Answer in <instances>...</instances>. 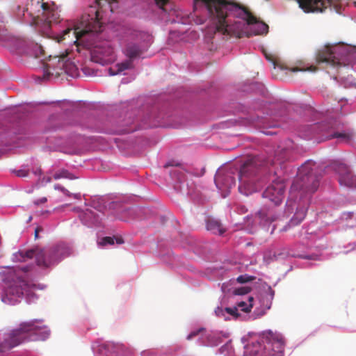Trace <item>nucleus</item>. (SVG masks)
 I'll list each match as a JSON object with an SVG mask.
<instances>
[{
  "mask_svg": "<svg viewBox=\"0 0 356 356\" xmlns=\"http://www.w3.org/2000/svg\"><path fill=\"white\" fill-rule=\"evenodd\" d=\"M114 0H95L97 7H90L88 13L83 15L79 23L74 29L68 28L63 31L62 35H54V40L60 43L67 40V43H74L76 47L83 45L91 48L92 44L89 39L95 33L102 31L103 13L107 10L113 12L112 1Z\"/></svg>",
  "mask_w": 356,
  "mask_h": 356,
  "instance_id": "f257e3e1",
  "label": "nucleus"
},
{
  "mask_svg": "<svg viewBox=\"0 0 356 356\" xmlns=\"http://www.w3.org/2000/svg\"><path fill=\"white\" fill-rule=\"evenodd\" d=\"M50 334L48 327L39 320L22 323L13 330L9 338L0 345V352L15 347L26 341H44Z\"/></svg>",
  "mask_w": 356,
  "mask_h": 356,
  "instance_id": "f03ea898",
  "label": "nucleus"
},
{
  "mask_svg": "<svg viewBox=\"0 0 356 356\" xmlns=\"http://www.w3.org/2000/svg\"><path fill=\"white\" fill-rule=\"evenodd\" d=\"M355 54L356 49L353 47L343 44H328L318 50L316 60L318 64L336 67L350 64Z\"/></svg>",
  "mask_w": 356,
  "mask_h": 356,
  "instance_id": "7ed1b4c3",
  "label": "nucleus"
},
{
  "mask_svg": "<svg viewBox=\"0 0 356 356\" xmlns=\"http://www.w3.org/2000/svg\"><path fill=\"white\" fill-rule=\"evenodd\" d=\"M316 170V163L312 161H307L302 165L291 185V192H298L301 197L315 193L319 186L320 181Z\"/></svg>",
  "mask_w": 356,
  "mask_h": 356,
  "instance_id": "20e7f679",
  "label": "nucleus"
},
{
  "mask_svg": "<svg viewBox=\"0 0 356 356\" xmlns=\"http://www.w3.org/2000/svg\"><path fill=\"white\" fill-rule=\"evenodd\" d=\"M31 268V266H24L13 269L12 280L9 282L1 297L4 303L14 305L19 301V298H22L24 292L29 287L26 279L27 273L30 271Z\"/></svg>",
  "mask_w": 356,
  "mask_h": 356,
  "instance_id": "39448f33",
  "label": "nucleus"
},
{
  "mask_svg": "<svg viewBox=\"0 0 356 356\" xmlns=\"http://www.w3.org/2000/svg\"><path fill=\"white\" fill-rule=\"evenodd\" d=\"M260 165L257 157L250 158L243 164L238 175V191L241 193L248 195L259 189L261 185L256 182L255 175Z\"/></svg>",
  "mask_w": 356,
  "mask_h": 356,
  "instance_id": "423d86ee",
  "label": "nucleus"
},
{
  "mask_svg": "<svg viewBox=\"0 0 356 356\" xmlns=\"http://www.w3.org/2000/svg\"><path fill=\"white\" fill-rule=\"evenodd\" d=\"M124 37L127 43L124 54L131 60L139 56L152 42L148 33L131 28L126 29Z\"/></svg>",
  "mask_w": 356,
  "mask_h": 356,
  "instance_id": "0eeeda50",
  "label": "nucleus"
},
{
  "mask_svg": "<svg viewBox=\"0 0 356 356\" xmlns=\"http://www.w3.org/2000/svg\"><path fill=\"white\" fill-rule=\"evenodd\" d=\"M15 257L17 261L21 262L35 257L38 266L47 268L54 264L58 260L59 248L54 247L47 250L35 248L26 252H18Z\"/></svg>",
  "mask_w": 356,
  "mask_h": 356,
  "instance_id": "6e6552de",
  "label": "nucleus"
},
{
  "mask_svg": "<svg viewBox=\"0 0 356 356\" xmlns=\"http://www.w3.org/2000/svg\"><path fill=\"white\" fill-rule=\"evenodd\" d=\"M115 59L114 51L107 42L95 45L91 50V60L102 65L113 62Z\"/></svg>",
  "mask_w": 356,
  "mask_h": 356,
  "instance_id": "1a4fd4ad",
  "label": "nucleus"
},
{
  "mask_svg": "<svg viewBox=\"0 0 356 356\" xmlns=\"http://www.w3.org/2000/svg\"><path fill=\"white\" fill-rule=\"evenodd\" d=\"M29 2L23 8L22 13L21 14V6H17V15L19 17L25 16V13L33 17V20L36 22L40 15L45 13V8L48 3L43 2V0H28Z\"/></svg>",
  "mask_w": 356,
  "mask_h": 356,
  "instance_id": "9d476101",
  "label": "nucleus"
},
{
  "mask_svg": "<svg viewBox=\"0 0 356 356\" xmlns=\"http://www.w3.org/2000/svg\"><path fill=\"white\" fill-rule=\"evenodd\" d=\"M284 191L285 184L282 180L273 181L265 190L263 196L269 199L275 205H278L283 200Z\"/></svg>",
  "mask_w": 356,
  "mask_h": 356,
  "instance_id": "9b49d317",
  "label": "nucleus"
},
{
  "mask_svg": "<svg viewBox=\"0 0 356 356\" xmlns=\"http://www.w3.org/2000/svg\"><path fill=\"white\" fill-rule=\"evenodd\" d=\"M59 18L60 15L58 10L54 8H50L48 5L45 8V13H43L35 22L43 23L44 29L47 30L53 24H57L59 22Z\"/></svg>",
  "mask_w": 356,
  "mask_h": 356,
  "instance_id": "f8f14e48",
  "label": "nucleus"
},
{
  "mask_svg": "<svg viewBox=\"0 0 356 356\" xmlns=\"http://www.w3.org/2000/svg\"><path fill=\"white\" fill-rule=\"evenodd\" d=\"M215 184L220 190H227L235 185V179L229 172L218 171L215 175Z\"/></svg>",
  "mask_w": 356,
  "mask_h": 356,
  "instance_id": "ddd939ff",
  "label": "nucleus"
},
{
  "mask_svg": "<svg viewBox=\"0 0 356 356\" xmlns=\"http://www.w3.org/2000/svg\"><path fill=\"white\" fill-rule=\"evenodd\" d=\"M338 172L339 175V181L341 185L356 187V176L352 173L346 165H339Z\"/></svg>",
  "mask_w": 356,
  "mask_h": 356,
  "instance_id": "4468645a",
  "label": "nucleus"
},
{
  "mask_svg": "<svg viewBox=\"0 0 356 356\" xmlns=\"http://www.w3.org/2000/svg\"><path fill=\"white\" fill-rule=\"evenodd\" d=\"M79 218L83 223L88 226L95 225L99 222L98 216L89 209L81 211L79 214Z\"/></svg>",
  "mask_w": 356,
  "mask_h": 356,
  "instance_id": "2eb2a0df",
  "label": "nucleus"
},
{
  "mask_svg": "<svg viewBox=\"0 0 356 356\" xmlns=\"http://www.w3.org/2000/svg\"><path fill=\"white\" fill-rule=\"evenodd\" d=\"M207 229L214 234L220 235L225 232V229L220 221L213 218H209L207 221Z\"/></svg>",
  "mask_w": 356,
  "mask_h": 356,
  "instance_id": "dca6fc26",
  "label": "nucleus"
},
{
  "mask_svg": "<svg viewBox=\"0 0 356 356\" xmlns=\"http://www.w3.org/2000/svg\"><path fill=\"white\" fill-rule=\"evenodd\" d=\"M307 209L305 207H300L297 209L293 218L291 219L289 226L293 227L299 225L305 218Z\"/></svg>",
  "mask_w": 356,
  "mask_h": 356,
  "instance_id": "f3484780",
  "label": "nucleus"
},
{
  "mask_svg": "<svg viewBox=\"0 0 356 356\" xmlns=\"http://www.w3.org/2000/svg\"><path fill=\"white\" fill-rule=\"evenodd\" d=\"M132 67V61L131 59L126 60L124 62L117 64L116 67L117 70H114L112 68L109 69V74L110 75H115L125 70L130 69Z\"/></svg>",
  "mask_w": 356,
  "mask_h": 356,
  "instance_id": "a211bd4d",
  "label": "nucleus"
},
{
  "mask_svg": "<svg viewBox=\"0 0 356 356\" xmlns=\"http://www.w3.org/2000/svg\"><path fill=\"white\" fill-rule=\"evenodd\" d=\"M115 240L118 244H122L124 243V240L121 237L105 236L102 238V240L99 242V244L102 246L106 245H113Z\"/></svg>",
  "mask_w": 356,
  "mask_h": 356,
  "instance_id": "6ab92c4d",
  "label": "nucleus"
},
{
  "mask_svg": "<svg viewBox=\"0 0 356 356\" xmlns=\"http://www.w3.org/2000/svg\"><path fill=\"white\" fill-rule=\"evenodd\" d=\"M254 298L252 297L248 298V302L249 303H247L245 301H241L237 303V307L243 312L248 313L251 311V309L253 307V302Z\"/></svg>",
  "mask_w": 356,
  "mask_h": 356,
  "instance_id": "aec40b11",
  "label": "nucleus"
},
{
  "mask_svg": "<svg viewBox=\"0 0 356 356\" xmlns=\"http://www.w3.org/2000/svg\"><path fill=\"white\" fill-rule=\"evenodd\" d=\"M266 334L267 338L270 340L276 341L279 346H282L284 344V339L279 334H274L272 331L267 332Z\"/></svg>",
  "mask_w": 356,
  "mask_h": 356,
  "instance_id": "412c9836",
  "label": "nucleus"
},
{
  "mask_svg": "<svg viewBox=\"0 0 356 356\" xmlns=\"http://www.w3.org/2000/svg\"><path fill=\"white\" fill-rule=\"evenodd\" d=\"M53 178L55 180L60 179L62 178H67V179H73V176L71 173H70L67 170H62L59 172H56L53 175Z\"/></svg>",
  "mask_w": 356,
  "mask_h": 356,
  "instance_id": "4be33fe9",
  "label": "nucleus"
},
{
  "mask_svg": "<svg viewBox=\"0 0 356 356\" xmlns=\"http://www.w3.org/2000/svg\"><path fill=\"white\" fill-rule=\"evenodd\" d=\"M289 70L292 72H316L317 70V67L313 65H311L309 67H302V66H296L294 67L289 68Z\"/></svg>",
  "mask_w": 356,
  "mask_h": 356,
  "instance_id": "5701e85b",
  "label": "nucleus"
},
{
  "mask_svg": "<svg viewBox=\"0 0 356 356\" xmlns=\"http://www.w3.org/2000/svg\"><path fill=\"white\" fill-rule=\"evenodd\" d=\"M280 255L281 254H276L275 252L268 251L264 254V259L267 263H269L273 260L278 259Z\"/></svg>",
  "mask_w": 356,
  "mask_h": 356,
  "instance_id": "b1692460",
  "label": "nucleus"
},
{
  "mask_svg": "<svg viewBox=\"0 0 356 356\" xmlns=\"http://www.w3.org/2000/svg\"><path fill=\"white\" fill-rule=\"evenodd\" d=\"M288 151L283 149V152L276 153L275 160L276 161H279L280 163L284 162L285 160L288 159Z\"/></svg>",
  "mask_w": 356,
  "mask_h": 356,
  "instance_id": "393cba45",
  "label": "nucleus"
},
{
  "mask_svg": "<svg viewBox=\"0 0 356 356\" xmlns=\"http://www.w3.org/2000/svg\"><path fill=\"white\" fill-rule=\"evenodd\" d=\"M251 291V288L249 286H241L237 289H235L234 293L235 295H245L248 294Z\"/></svg>",
  "mask_w": 356,
  "mask_h": 356,
  "instance_id": "a878e982",
  "label": "nucleus"
},
{
  "mask_svg": "<svg viewBox=\"0 0 356 356\" xmlns=\"http://www.w3.org/2000/svg\"><path fill=\"white\" fill-rule=\"evenodd\" d=\"M225 311L227 314L232 316L234 318H237L239 316L238 309L236 307H226Z\"/></svg>",
  "mask_w": 356,
  "mask_h": 356,
  "instance_id": "bb28decb",
  "label": "nucleus"
},
{
  "mask_svg": "<svg viewBox=\"0 0 356 356\" xmlns=\"http://www.w3.org/2000/svg\"><path fill=\"white\" fill-rule=\"evenodd\" d=\"M67 54H68V51H66L65 54H62L61 55H60L59 60H58V64H59V67L60 68L64 67L67 65V62L68 61L66 60Z\"/></svg>",
  "mask_w": 356,
  "mask_h": 356,
  "instance_id": "cd10ccee",
  "label": "nucleus"
},
{
  "mask_svg": "<svg viewBox=\"0 0 356 356\" xmlns=\"http://www.w3.org/2000/svg\"><path fill=\"white\" fill-rule=\"evenodd\" d=\"M332 137L337 138H341L342 140H343L345 141H348L350 140V136L346 134H343V133H338V132L334 133L332 135Z\"/></svg>",
  "mask_w": 356,
  "mask_h": 356,
  "instance_id": "c85d7f7f",
  "label": "nucleus"
},
{
  "mask_svg": "<svg viewBox=\"0 0 356 356\" xmlns=\"http://www.w3.org/2000/svg\"><path fill=\"white\" fill-rule=\"evenodd\" d=\"M253 277L247 275H240L237 277L236 280L239 283H246L253 280Z\"/></svg>",
  "mask_w": 356,
  "mask_h": 356,
  "instance_id": "c756f323",
  "label": "nucleus"
},
{
  "mask_svg": "<svg viewBox=\"0 0 356 356\" xmlns=\"http://www.w3.org/2000/svg\"><path fill=\"white\" fill-rule=\"evenodd\" d=\"M15 173L16 174V175L17 177H25L28 175L29 170H26V169H21V170H15Z\"/></svg>",
  "mask_w": 356,
  "mask_h": 356,
  "instance_id": "7c9ffc66",
  "label": "nucleus"
},
{
  "mask_svg": "<svg viewBox=\"0 0 356 356\" xmlns=\"http://www.w3.org/2000/svg\"><path fill=\"white\" fill-rule=\"evenodd\" d=\"M259 26L260 28V31L258 33L261 34L266 33L268 32V26L266 24L261 22Z\"/></svg>",
  "mask_w": 356,
  "mask_h": 356,
  "instance_id": "2f4dec72",
  "label": "nucleus"
},
{
  "mask_svg": "<svg viewBox=\"0 0 356 356\" xmlns=\"http://www.w3.org/2000/svg\"><path fill=\"white\" fill-rule=\"evenodd\" d=\"M156 5L163 10H165L164 6L168 3V0H155Z\"/></svg>",
  "mask_w": 356,
  "mask_h": 356,
  "instance_id": "473e14b6",
  "label": "nucleus"
},
{
  "mask_svg": "<svg viewBox=\"0 0 356 356\" xmlns=\"http://www.w3.org/2000/svg\"><path fill=\"white\" fill-rule=\"evenodd\" d=\"M215 313L218 316H225V313L226 312L225 311V309L218 307L215 309Z\"/></svg>",
  "mask_w": 356,
  "mask_h": 356,
  "instance_id": "72a5a7b5",
  "label": "nucleus"
},
{
  "mask_svg": "<svg viewBox=\"0 0 356 356\" xmlns=\"http://www.w3.org/2000/svg\"><path fill=\"white\" fill-rule=\"evenodd\" d=\"M266 220H269L270 222H273V221H275L277 218V217L273 216L271 214V213L269 212L267 214H266Z\"/></svg>",
  "mask_w": 356,
  "mask_h": 356,
  "instance_id": "f704fd0d",
  "label": "nucleus"
},
{
  "mask_svg": "<svg viewBox=\"0 0 356 356\" xmlns=\"http://www.w3.org/2000/svg\"><path fill=\"white\" fill-rule=\"evenodd\" d=\"M202 330H203V329H200V330H197V331H193V332H191V333L188 335L187 339H188V340L191 339H192V338H193L194 337L197 336V335L198 334V333H199L200 332H201Z\"/></svg>",
  "mask_w": 356,
  "mask_h": 356,
  "instance_id": "c9c22d12",
  "label": "nucleus"
},
{
  "mask_svg": "<svg viewBox=\"0 0 356 356\" xmlns=\"http://www.w3.org/2000/svg\"><path fill=\"white\" fill-rule=\"evenodd\" d=\"M47 201V197H42V198H40V199H39V200H37L36 201H35V202H34V203H35L36 205H39V204H44V203H45Z\"/></svg>",
  "mask_w": 356,
  "mask_h": 356,
  "instance_id": "e433bc0d",
  "label": "nucleus"
},
{
  "mask_svg": "<svg viewBox=\"0 0 356 356\" xmlns=\"http://www.w3.org/2000/svg\"><path fill=\"white\" fill-rule=\"evenodd\" d=\"M42 231V229L41 227H37L35 230V238H38V234H39V232Z\"/></svg>",
  "mask_w": 356,
  "mask_h": 356,
  "instance_id": "4c0bfd02",
  "label": "nucleus"
},
{
  "mask_svg": "<svg viewBox=\"0 0 356 356\" xmlns=\"http://www.w3.org/2000/svg\"><path fill=\"white\" fill-rule=\"evenodd\" d=\"M62 192L68 197H72V193L66 188L62 189Z\"/></svg>",
  "mask_w": 356,
  "mask_h": 356,
  "instance_id": "58836bf2",
  "label": "nucleus"
},
{
  "mask_svg": "<svg viewBox=\"0 0 356 356\" xmlns=\"http://www.w3.org/2000/svg\"><path fill=\"white\" fill-rule=\"evenodd\" d=\"M54 189L62 191V189H65V188L59 184H56L54 185Z\"/></svg>",
  "mask_w": 356,
  "mask_h": 356,
  "instance_id": "ea45409f",
  "label": "nucleus"
},
{
  "mask_svg": "<svg viewBox=\"0 0 356 356\" xmlns=\"http://www.w3.org/2000/svg\"><path fill=\"white\" fill-rule=\"evenodd\" d=\"M72 197H73L74 198H76V199H80L81 198V194L80 193H74V194L72 193Z\"/></svg>",
  "mask_w": 356,
  "mask_h": 356,
  "instance_id": "a19ab883",
  "label": "nucleus"
},
{
  "mask_svg": "<svg viewBox=\"0 0 356 356\" xmlns=\"http://www.w3.org/2000/svg\"><path fill=\"white\" fill-rule=\"evenodd\" d=\"M33 173L35 175H40L41 169L40 168H38L35 170L33 171Z\"/></svg>",
  "mask_w": 356,
  "mask_h": 356,
  "instance_id": "79ce46f5",
  "label": "nucleus"
},
{
  "mask_svg": "<svg viewBox=\"0 0 356 356\" xmlns=\"http://www.w3.org/2000/svg\"><path fill=\"white\" fill-rule=\"evenodd\" d=\"M266 57L268 60L272 61L274 65H275V60L273 59L272 56H269L268 55H266Z\"/></svg>",
  "mask_w": 356,
  "mask_h": 356,
  "instance_id": "37998d69",
  "label": "nucleus"
},
{
  "mask_svg": "<svg viewBox=\"0 0 356 356\" xmlns=\"http://www.w3.org/2000/svg\"><path fill=\"white\" fill-rule=\"evenodd\" d=\"M259 214L261 215V218H264V213L263 211H260Z\"/></svg>",
  "mask_w": 356,
  "mask_h": 356,
  "instance_id": "c03bdc74",
  "label": "nucleus"
},
{
  "mask_svg": "<svg viewBox=\"0 0 356 356\" xmlns=\"http://www.w3.org/2000/svg\"><path fill=\"white\" fill-rule=\"evenodd\" d=\"M51 181V177H48L47 179V182H50Z\"/></svg>",
  "mask_w": 356,
  "mask_h": 356,
  "instance_id": "a18cd8bd",
  "label": "nucleus"
}]
</instances>
